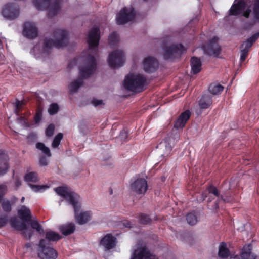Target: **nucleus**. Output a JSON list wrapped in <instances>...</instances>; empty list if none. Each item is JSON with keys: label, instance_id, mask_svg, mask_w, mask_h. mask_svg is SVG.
<instances>
[{"label": "nucleus", "instance_id": "nucleus-15", "mask_svg": "<svg viewBox=\"0 0 259 259\" xmlns=\"http://www.w3.org/2000/svg\"><path fill=\"white\" fill-rule=\"evenodd\" d=\"M116 244V239L112 235L107 234L100 240L99 245L104 251H108L114 248Z\"/></svg>", "mask_w": 259, "mask_h": 259}, {"label": "nucleus", "instance_id": "nucleus-4", "mask_svg": "<svg viewBox=\"0 0 259 259\" xmlns=\"http://www.w3.org/2000/svg\"><path fill=\"white\" fill-rule=\"evenodd\" d=\"M145 84V77L138 73H130L123 82V85L126 90L135 92L142 91Z\"/></svg>", "mask_w": 259, "mask_h": 259}, {"label": "nucleus", "instance_id": "nucleus-21", "mask_svg": "<svg viewBox=\"0 0 259 259\" xmlns=\"http://www.w3.org/2000/svg\"><path fill=\"white\" fill-rule=\"evenodd\" d=\"M252 247L251 245H248L244 246L242 251L240 258L237 256L235 255L231 258V259H255V256L251 253Z\"/></svg>", "mask_w": 259, "mask_h": 259}, {"label": "nucleus", "instance_id": "nucleus-7", "mask_svg": "<svg viewBox=\"0 0 259 259\" xmlns=\"http://www.w3.org/2000/svg\"><path fill=\"white\" fill-rule=\"evenodd\" d=\"M124 62V54L121 50H116L112 52L108 56L107 62L112 68L121 67Z\"/></svg>", "mask_w": 259, "mask_h": 259}, {"label": "nucleus", "instance_id": "nucleus-6", "mask_svg": "<svg viewBox=\"0 0 259 259\" xmlns=\"http://www.w3.org/2000/svg\"><path fill=\"white\" fill-rule=\"evenodd\" d=\"M38 256L41 259H55L57 253L56 251L50 246V244L45 239L39 241L37 248Z\"/></svg>", "mask_w": 259, "mask_h": 259}, {"label": "nucleus", "instance_id": "nucleus-2", "mask_svg": "<svg viewBox=\"0 0 259 259\" xmlns=\"http://www.w3.org/2000/svg\"><path fill=\"white\" fill-rule=\"evenodd\" d=\"M68 33L64 29H57L52 33L51 37L46 38L42 44L35 46L30 53L36 58L45 60L49 57L53 47L59 48L63 47L68 40Z\"/></svg>", "mask_w": 259, "mask_h": 259}, {"label": "nucleus", "instance_id": "nucleus-24", "mask_svg": "<svg viewBox=\"0 0 259 259\" xmlns=\"http://www.w3.org/2000/svg\"><path fill=\"white\" fill-rule=\"evenodd\" d=\"M75 229L73 223H68L60 226L59 228L60 231L64 235H67L72 233Z\"/></svg>", "mask_w": 259, "mask_h": 259}, {"label": "nucleus", "instance_id": "nucleus-26", "mask_svg": "<svg viewBox=\"0 0 259 259\" xmlns=\"http://www.w3.org/2000/svg\"><path fill=\"white\" fill-rule=\"evenodd\" d=\"M8 157L0 152V175L4 174L8 169Z\"/></svg>", "mask_w": 259, "mask_h": 259}, {"label": "nucleus", "instance_id": "nucleus-14", "mask_svg": "<svg viewBox=\"0 0 259 259\" xmlns=\"http://www.w3.org/2000/svg\"><path fill=\"white\" fill-rule=\"evenodd\" d=\"M131 190L136 194H144L147 189V183L144 178H138L131 184Z\"/></svg>", "mask_w": 259, "mask_h": 259}, {"label": "nucleus", "instance_id": "nucleus-20", "mask_svg": "<svg viewBox=\"0 0 259 259\" xmlns=\"http://www.w3.org/2000/svg\"><path fill=\"white\" fill-rule=\"evenodd\" d=\"M191 113L187 110L183 112L179 117L175 123V127L176 128H183L190 117Z\"/></svg>", "mask_w": 259, "mask_h": 259}, {"label": "nucleus", "instance_id": "nucleus-45", "mask_svg": "<svg viewBox=\"0 0 259 259\" xmlns=\"http://www.w3.org/2000/svg\"><path fill=\"white\" fill-rule=\"evenodd\" d=\"M248 53L244 50H240V61L241 62L244 61L246 58Z\"/></svg>", "mask_w": 259, "mask_h": 259}, {"label": "nucleus", "instance_id": "nucleus-57", "mask_svg": "<svg viewBox=\"0 0 259 259\" xmlns=\"http://www.w3.org/2000/svg\"><path fill=\"white\" fill-rule=\"evenodd\" d=\"M20 185V183L19 182H17V185L18 186V185Z\"/></svg>", "mask_w": 259, "mask_h": 259}, {"label": "nucleus", "instance_id": "nucleus-29", "mask_svg": "<svg viewBox=\"0 0 259 259\" xmlns=\"http://www.w3.org/2000/svg\"><path fill=\"white\" fill-rule=\"evenodd\" d=\"M229 250L227 248L226 243H221L219 247V256L222 258H226L229 256Z\"/></svg>", "mask_w": 259, "mask_h": 259}, {"label": "nucleus", "instance_id": "nucleus-40", "mask_svg": "<svg viewBox=\"0 0 259 259\" xmlns=\"http://www.w3.org/2000/svg\"><path fill=\"white\" fill-rule=\"evenodd\" d=\"M55 126L53 124H50L46 130V135L50 137L53 136L54 132Z\"/></svg>", "mask_w": 259, "mask_h": 259}, {"label": "nucleus", "instance_id": "nucleus-47", "mask_svg": "<svg viewBox=\"0 0 259 259\" xmlns=\"http://www.w3.org/2000/svg\"><path fill=\"white\" fill-rule=\"evenodd\" d=\"M92 103L94 106H98L103 104V101L101 100L94 99L92 100Z\"/></svg>", "mask_w": 259, "mask_h": 259}, {"label": "nucleus", "instance_id": "nucleus-23", "mask_svg": "<svg viewBox=\"0 0 259 259\" xmlns=\"http://www.w3.org/2000/svg\"><path fill=\"white\" fill-rule=\"evenodd\" d=\"M259 37V33H256L251 37L248 38L246 41L244 42L240 46V50H244L248 53L249 48L252 46Z\"/></svg>", "mask_w": 259, "mask_h": 259}, {"label": "nucleus", "instance_id": "nucleus-53", "mask_svg": "<svg viewBox=\"0 0 259 259\" xmlns=\"http://www.w3.org/2000/svg\"><path fill=\"white\" fill-rule=\"evenodd\" d=\"M39 120H40V117H39V116L38 115H37V116L36 117V120L37 122Z\"/></svg>", "mask_w": 259, "mask_h": 259}, {"label": "nucleus", "instance_id": "nucleus-35", "mask_svg": "<svg viewBox=\"0 0 259 259\" xmlns=\"http://www.w3.org/2000/svg\"><path fill=\"white\" fill-rule=\"evenodd\" d=\"M119 41V37L118 34L114 32L111 34L109 37V42L110 46H114Z\"/></svg>", "mask_w": 259, "mask_h": 259}, {"label": "nucleus", "instance_id": "nucleus-39", "mask_svg": "<svg viewBox=\"0 0 259 259\" xmlns=\"http://www.w3.org/2000/svg\"><path fill=\"white\" fill-rule=\"evenodd\" d=\"M253 10L254 18L256 20L259 19V0L255 1Z\"/></svg>", "mask_w": 259, "mask_h": 259}, {"label": "nucleus", "instance_id": "nucleus-13", "mask_svg": "<svg viewBox=\"0 0 259 259\" xmlns=\"http://www.w3.org/2000/svg\"><path fill=\"white\" fill-rule=\"evenodd\" d=\"M174 145V140L171 137L167 138L158 145V152L162 156L167 155L170 153Z\"/></svg>", "mask_w": 259, "mask_h": 259}, {"label": "nucleus", "instance_id": "nucleus-3", "mask_svg": "<svg viewBox=\"0 0 259 259\" xmlns=\"http://www.w3.org/2000/svg\"><path fill=\"white\" fill-rule=\"evenodd\" d=\"M55 191L68 204L72 205L74 209L75 218L79 224H84L91 220L93 215L91 211L80 209V197L77 194L67 187H57L55 189Z\"/></svg>", "mask_w": 259, "mask_h": 259}, {"label": "nucleus", "instance_id": "nucleus-10", "mask_svg": "<svg viewBox=\"0 0 259 259\" xmlns=\"http://www.w3.org/2000/svg\"><path fill=\"white\" fill-rule=\"evenodd\" d=\"M135 15V12L132 8H124L117 15L116 22L118 24H125L131 21Z\"/></svg>", "mask_w": 259, "mask_h": 259}, {"label": "nucleus", "instance_id": "nucleus-31", "mask_svg": "<svg viewBox=\"0 0 259 259\" xmlns=\"http://www.w3.org/2000/svg\"><path fill=\"white\" fill-rule=\"evenodd\" d=\"M83 84L81 79H79L72 81L69 85V89L71 92H76Z\"/></svg>", "mask_w": 259, "mask_h": 259}, {"label": "nucleus", "instance_id": "nucleus-56", "mask_svg": "<svg viewBox=\"0 0 259 259\" xmlns=\"http://www.w3.org/2000/svg\"><path fill=\"white\" fill-rule=\"evenodd\" d=\"M31 246L30 244V243H28L26 245V247L28 248V247H30Z\"/></svg>", "mask_w": 259, "mask_h": 259}, {"label": "nucleus", "instance_id": "nucleus-18", "mask_svg": "<svg viewBox=\"0 0 259 259\" xmlns=\"http://www.w3.org/2000/svg\"><path fill=\"white\" fill-rule=\"evenodd\" d=\"M185 49L181 44L172 45L167 48L165 50L164 56L165 59H170L173 56H176L182 53Z\"/></svg>", "mask_w": 259, "mask_h": 259}, {"label": "nucleus", "instance_id": "nucleus-49", "mask_svg": "<svg viewBox=\"0 0 259 259\" xmlns=\"http://www.w3.org/2000/svg\"><path fill=\"white\" fill-rule=\"evenodd\" d=\"M127 137V133L125 131H122L120 134V138L122 140H125Z\"/></svg>", "mask_w": 259, "mask_h": 259}, {"label": "nucleus", "instance_id": "nucleus-46", "mask_svg": "<svg viewBox=\"0 0 259 259\" xmlns=\"http://www.w3.org/2000/svg\"><path fill=\"white\" fill-rule=\"evenodd\" d=\"M8 219L6 217L0 218V228L4 226L7 223Z\"/></svg>", "mask_w": 259, "mask_h": 259}, {"label": "nucleus", "instance_id": "nucleus-28", "mask_svg": "<svg viewBox=\"0 0 259 259\" xmlns=\"http://www.w3.org/2000/svg\"><path fill=\"white\" fill-rule=\"evenodd\" d=\"M61 237L59 234L52 231H48L46 232V239L48 243L50 244V241H56L60 239Z\"/></svg>", "mask_w": 259, "mask_h": 259}, {"label": "nucleus", "instance_id": "nucleus-5", "mask_svg": "<svg viewBox=\"0 0 259 259\" xmlns=\"http://www.w3.org/2000/svg\"><path fill=\"white\" fill-rule=\"evenodd\" d=\"M34 5L39 10L47 9L49 17L57 14L61 7V0H33Z\"/></svg>", "mask_w": 259, "mask_h": 259}, {"label": "nucleus", "instance_id": "nucleus-42", "mask_svg": "<svg viewBox=\"0 0 259 259\" xmlns=\"http://www.w3.org/2000/svg\"><path fill=\"white\" fill-rule=\"evenodd\" d=\"M151 219L150 218L145 214H141L139 216V221L142 224H147L150 222Z\"/></svg>", "mask_w": 259, "mask_h": 259}, {"label": "nucleus", "instance_id": "nucleus-12", "mask_svg": "<svg viewBox=\"0 0 259 259\" xmlns=\"http://www.w3.org/2000/svg\"><path fill=\"white\" fill-rule=\"evenodd\" d=\"M11 225L15 229L22 231L24 236L28 239H30L33 235V231L28 228L25 223L19 222L16 218L11 219Z\"/></svg>", "mask_w": 259, "mask_h": 259}, {"label": "nucleus", "instance_id": "nucleus-19", "mask_svg": "<svg viewBox=\"0 0 259 259\" xmlns=\"http://www.w3.org/2000/svg\"><path fill=\"white\" fill-rule=\"evenodd\" d=\"M217 39L213 38L211 41L207 46L204 47V53L208 55H218L220 51V47L217 42Z\"/></svg>", "mask_w": 259, "mask_h": 259}, {"label": "nucleus", "instance_id": "nucleus-41", "mask_svg": "<svg viewBox=\"0 0 259 259\" xmlns=\"http://www.w3.org/2000/svg\"><path fill=\"white\" fill-rule=\"evenodd\" d=\"M29 186L32 189V190L35 192H40L42 190L46 189L48 188V187L46 186H39L31 184H30Z\"/></svg>", "mask_w": 259, "mask_h": 259}, {"label": "nucleus", "instance_id": "nucleus-17", "mask_svg": "<svg viewBox=\"0 0 259 259\" xmlns=\"http://www.w3.org/2000/svg\"><path fill=\"white\" fill-rule=\"evenodd\" d=\"M143 63L144 69L147 72H153L158 67V62L156 59L151 56L145 58Z\"/></svg>", "mask_w": 259, "mask_h": 259}, {"label": "nucleus", "instance_id": "nucleus-34", "mask_svg": "<svg viewBox=\"0 0 259 259\" xmlns=\"http://www.w3.org/2000/svg\"><path fill=\"white\" fill-rule=\"evenodd\" d=\"M25 180L29 183L36 182L38 180L37 174L34 172H29L25 176Z\"/></svg>", "mask_w": 259, "mask_h": 259}, {"label": "nucleus", "instance_id": "nucleus-54", "mask_svg": "<svg viewBox=\"0 0 259 259\" xmlns=\"http://www.w3.org/2000/svg\"><path fill=\"white\" fill-rule=\"evenodd\" d=\"M206 197V195H204V194L202 195V198L201 199V200L203 201L205 199V198Z\"/></svg>", "mask_w": 259, "mask_h": 259}, {"label": "nucleus", "instance_id": "nucleus-48", "mask_svg": "<svg viewBox=\"0 0 259 259\" xmlns=\"http://www.w3.org/2000/svg\"><path fill=\"white\" fill-rule=\"evenodd\" d=\"M39 164L41 166H46L48 164L47 159L43 157H41L39 159Z\"/></svg>", "mask_w": 259, "mask_h": 259}, {"label": "nucleus", "instance_id": "nucleus-30", "mask_svg": "<svg viewBox=\"0 0 259 259\" xmlns=\"http://www.w3.org/2000/svg\"><path fill=\"white\" fill-rule=\"evenodd\" d=\"M223 89L224 87L221 85L213 83L210 85L209 88V91L212 95H215L221 93L223 91Z\"/></svg>", "mask_w": 259, "mask_h": 259}, {"label": "nucleus", "instance_id": "nucleus-52", "mask_svg": "<svg viewBox=\"0 0 259 259\" xmlns=\"http://www.w3.org/2000/svg\"><path fill=\"white\" fill-rule=\"evenodd\" d=\"M123 226L127 228H131V222L128 221H126L125 222L123 223Z\"/></svg>", "mask_w": 259, "mask_h": 259}, {"label": "nucleus", "instance_id": "nucleus-32", "mask_svg": "<svg viewBox=\"0 0 259 259\" xmlns=\"http://www.w3.org/2000/svg\"><path fill=\"white\" fill-rule=\"evenodd\" d=\"M36 147L37 149H39L41 151V152L45 154L46 156L49 157L51 156V153L50 152V150L49 148L46 147L44 144L42 143H38Z\"/></svg>", "mask_w": 259, "mask_h": 259}, {"label": "nucleus", "instance_id": "nucleus-1", "mask_svg": "<svg viewBox=\"0 0 259 259\" xmlns=\"http://www.w3.org/2000/svg\"><path fill=\"white\" fill-rule=\"evenodd\" d=\"M99 39V29L97 27L92 28L88 36V48L83 53L81 58L82 64L79 72L83 78L89 77L96 69V63L94 55L97 53Z\"/></svg>", "mask_w": 259, "mask_h": 259}, {"label": "nucleus", "instance_id": "nucleus-55", "mask_svg": "<svg viewBox=\"0 0 259 259\" xmlns=\"http://www.w3.org/2000/svg\"><path fill=\"white\" fill-rule=\"evenodd\" d=\"M24 200H25V198L24 197H23L21 199V202L22 203H23L24 201Z\"/></svg>", "mask_w": 259, "mask_h": 259}, {"label": "nucleus", "instance_id": "nucleus-16", "mask_svg": "<svg viewBox=\"0 0 259 259\" xmlns=\"http://www.w3.org/2000/svg\"><path fill=\"white\" fill-rule=\"evenodd\" d=\"M23 35L25 37L32 39L37 35V28L34 23L32 22H26L24 26Z\"/></svg>", "mask_w": 259, "mask_h": 259}, {"label": "nucleus", "instance_id": "nucleus-9", "mask_svg": "<svg viewBox=\"0 0 259 259\" xmlns=\"http://www.w3.org/2000/svg\"><path fill=\"white\" fill-rule=\"evenodd\" d=\"M230 12L231 15H237L242 14L243 16L248 17L249 14L251 13V10L247 8L243 1L235 0L230 9Z\"/></svg>", "mask_w": 259, "mask_h": 259}, {"label": "nucleus", "instance_id": "nucleus-27", "mask_svg": "<svg viewBox=\"0 0 259 259\" xmlns=\"http://www.w3.org/2000/svg\"><path fill=\"white\" fill-rule=\"evenodd\" d=\"M212 103L210 96L204 95L199 101V106L201 109H206L208 108Z\"/></svg>", "mask_w": 259, "mask_h": 259}, {"label": "nucleus", "instance_id": "nucleus-43", "mask_svg": "<svg viewBox=\"0 0 259 259\" xmlns=\"http://www.w3.org/2000/svg\"><path fill=\"white\" fill-rule=\"evenodd\" d=\"M2 207L4 210L10 211L11 209L10 203L8 201L3 202L2 203Z\"/></svg>", "mask_w": 259, "mask_h": 259}, {"label": "nucleus", "instance_id": "nucleus-51", "mask_svg": "<svg viewBox=\"0 0 259 259\" xmlns=\"http://www.w3.org/2000/svg\"><path fill=\"white\" fill-rule=\"evenodd\" d=\"M221 199L224 202H229L231 201L230 198H229V197H227L225 198L223 196H221Z\"/></svg>", "mask_w": 259, "mask_h": 259}, {"label": "nucleus", "instance_id": "nucleus-38", "mask_svg": "<svg viewBox=\"0 0 259 259\" xmlns=\"http://www.w3.org/2000/svg\"><path fill=\"white\" fill-rule=\"evenodd\" d=\"M59 110V106L56 103L51 104L48 108V112L50 115L56 114Z\"/></svg>", "mask_w": 259, "mask_h": 259}, {"label": "nucleus", "instance_id": "nucleus-11", "mask_svg": "<svg viewBox=\"0 0 259 259\" xmlns=\"http://www.w3.org/2000/svg\"><path fill=\"white\" fill-rule=\"evenodd\" d=\"M18 6L15 4L8 3L6 4L2 10L3 16L7 19H14L19 15Z\"/></svg>", "mask_w": 259, "mask_h": 259}, {"label": "nucleus", "instance_id": "nucleus-22", "mask_svg": "<svg viewBox=\"0 0 259 259\" xmlns=\"http://www.w3.org/2000/svg\"><path fill=\"white\" fill-rule=\"evenodd\" d=\"M18 214L19 217L23 221L28 222L31 219V212L29 208L21 206L18 210Z\"/></svg>", "mask_w": 259, "mask_h": 259}, {"label": "nucleus", "instance_id": "nucleus-33", "mask_svg": "<svg viewBox=\"0 0 259 259\" xmlns=\"http://www.w3.org/2000/svg\"><path fill=\"white\" fill-rule=\"evenodd\" d=\"M30 225L32 228L35 229L39 234L44 233V230L36 219L31 220Z\"/></svg>", "mask_w": 259, "mask_h": 259}, {"label": "nucleus", "instance_id": "nucleus-50", "mask_svg": "<svg viewBox=\"0 0 259 259\" xmlns=\"http://www.w3.org/2000/svg\"><path fill=\"white\" fill-rule=\"evenodd\" d=\"M23 102H20V101H17L16 103V112H18V111L17 110L22 106V105L23 104Z\"/></svg>", "mask_w": 259, "mask_h": 259}, {"label": "nucleus", "instance_id": "nucleus-25", "mask_svg": "<svg viewBox=\"0 0 259 259\" xmlns=\"http://www.w3.org/2000/svg\"><path fill=\"white\" fill-rule=\"evenodd\" d=\"M202 63L200 59L193 57L191 60V66L192 72L196 74L201 70Z\"/></svg>", "mask_w": 259, "mask_h": 259}, {"label": "nucleus", "instance_id": "nucleus-8", "mask_svg": "<svg viewBox=\"0 0 259 259\" xmlns=\"http://www.w3.org/2000/svg\"><path fill=\"white\" fill-rule=\"evenodd\" d=\"M130 259H158L154 254L151 253L146 246L137 245L132 254Z\"/></svg>", "mask_w": 259, "mask_h": 259}, {"label": "nucleus", "instance_id": "nucleus-37", "mask_svg": "<svg viewBox=\"0 0 259 259\" xmlns=\"http://www.w3.org/2000/svg\"><path fill=\"white\" fill-rule=\"evenodd\" d=\"M188 223L191 225L195 224L197 222V217L194 213H190L187 216Z\"/></svg>", "mask_w": 259, "mask_h": 259}, {"label": "nucleus", "instance_id": "nucleus-36", "mask_svg": "<svg viewBox=\"0 0 259 259\" xmlns=\"http://www.w3.org/2000/svg\"><path fill=\"white\" fill-rule=\"evenodd\" d=\"M63 138V134L62 133L58 134L54 138L52 144V147L54 148H57L60 144V141Z\"/></svg>", "mask_w": 259, "mask_h": 259}, {"label": "nucleus", "instance_id": "nucleus-44", "mask_svg": "<svg viewBox=\"0 0 259 259\" xmlns=\"http://www.w3.org/2000/svg\"><path fill=\"white\" fill-rule=\"evenodd\" d=\"M208 191L210 193H212L216 196H219V191L215 187L212 186L209 187L208 188Z\"/></svg>", "mask_w": 259, "mask_h": 259}]
</instances>
